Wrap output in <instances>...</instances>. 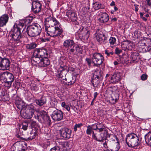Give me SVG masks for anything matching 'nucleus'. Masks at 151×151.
<instances>
[{"label": "nucleus", "mask_w": 151, "mask_h": 151, "mask_svg": "<svg viewBox=\"0 0 151 151\" xmlns=\"http://www.w3.org/2000/svg\"><path fill=\"white\" fill-rule=\"evenodd\" d=\"M109 41L110 45H113L115 43L116 40L115 37H111L109 39Z\"/></svg>", "instance_id": "48"}, {"label": "nucleus", "mask_w": 151, "mask_h": 151, "mask_svg": "<svg viewBox=\"0 0 151 151\" xmlns=\"http://www.w3.org/2000/svg\"><path fill=\"white\" fill-rule=\"evenodd\" d=\"M21 130L20 129H17L16 131V137L18 138L19 139H22L23 140H25L26 139L23 138L22 136L23 135V132L22 131L21 132Z\"/></svg>", "instance_id": "41"}, {"label": "nucleus", "mask_w": 151, "mask_h": 151, "mask_svg": "<svg viewBox=\"0 0 151 151\" xmlns=\"http://www.w3.org/2000/svg\"><path fill=\"white\" fill-rule=\"evenodd\" d=\"M14 80V75L12 73L7 72L6 79L4 80L5 83L11 86Z\"/></svg>", "instance_id": "19"}, {"label": "nucleus", "mask_w": 151, "mask_h": 151, "mask_svg": "<svg viewBox=\"0 0 151 151\" xmlns=\"http://www.w3.org/2000/svg\"><path fill=\"white\" fill-rule=\"evenodd\" d=\"M10 62L7 58L0 57V69L2 70H8L9 68Z\"/></svg>", "instance_id": "11"}, {"label": "nucleus", "mask_w": 151, "mask_h": 151, "mask_svg": "<svg viewBox=\"0 0 151 151\" xmlns=\"http://www.w3.org/2000/svg\"><path fill=\"white\" fill-rule=\"evenodd\" d=\"M51 52L48 48L44 47L35 49L33 53L34 56H38L40 58L48 57Z\"/></svg>", "instance_id": "6"}, {"label": "nucleus", "mask_w": 151, "mask_h": 151, "mask_svg": "<svg viewBox=\"0 0 151 151\" xmlns=\"http://www.w3.org/2000/svg\"><path fill=\"white\" fill-rule=\"evenodd\" d=\"M138 55V53L136 52L133 53L131 54V57L133 61H135L137 60Z\"/></svg>", "instance_id": "46"}, {"label": "nucleus", "mask_w": 151, "mask_h": 151, "mask_svg": "<svg viewBox=\"0 0 151 151\" xmlns=\"http://www.w3.org/2000/svg\"><path fill=\"white\" fill-rule=\"evenodd\" d=\"M61 106L65 108L68 111L70 112V108L64 102H62L61 104Z\"/></svg>", "instance_id": "47"}, {"label": "nucleus", "mask_w": 151, "mask_h": 151, "mask_svg": "<svg viewBox=\"0 0 151 151\" xmlns=\"http://www.w3.org/2000/svg\"><path fill=\"white\" fill-rule=\"evenodd\" d=\"M50 109L52 111L51 116L53 120L55 121L58 122L63 119V113L61 110L53 107L51 108Z\"/></svg>", "instance_id": "7"}, {"label": "nucleus", "mask_w": 151, "mask_h": 151, "mask_svg": "<svg viewBox=\"0 0 151 151\" xmlns=\"http://www.w3.org/2000/svg\"><path fill=\"white\" fill-rule=\"evenodd\" d=\"M98 21L101 23L107 22L109 19V16L107 13L105 12H100L99 14Z\"/></svg>", "instance_id": "15"}, {"label": "nucleus", "mask_w": 151, "mask_h": 151, "mask_svg": "<svg viewBox=\"0 0 151 151\" xmlns=\"http://www.w3.org/2000/svg\"><path fill=\"white\" fill-rule=\"evenodd\" d=\"M101 72V70L96 69L94 72L92 78L102 79V77Z\"/></svg>", "instance_id": "33"}, {"label": "nucleus", "mask_w": 151, "mask_h": 151, "mask_svg": "<svg viewBox=\"0 0 151 151\" xmlns=\"http://www.w3.org/2000/svg\"><path fill=\"white\" fill-rule=\"evenodd\" d=\"M45 29L48 35L51 37L59 36L63 38V31L59 22L51 16L47 17L45 21Z\"/></svg>", "instance_id": "1"}, {"label": "nucleus", "mask_w": 151, "mask_h": 151, "mask_svg": "<svg viewBox=\"0 0 151 151\" xmlns=\"http://www.w3.org/2000/svg\"><path fill=\"white\" fill-rule=\"evenodd\" d=\"M101 79L98 78H91V82L95 88H98L99 87Z\"/></svg>", "instance_id": "30"}, {"label": "nucleus", "mask_w": 151, "mask_h": 151, "mask_svg": "<svg viewBox=\"0 0 151 151\" xmlns=\"http://www.w3.org/2000/svg\"><path fill=\"white\" fill-rule=\"evenodd\" d=\"M75 45L73 40L70 39L65 40L63 44V47L69 50Z\"/></svg>", "instance_id": "17"}, {"label": "nucleus", "mask_w": 151, "mask_h": 151, "mask_svg": "<svg viewBox=\"0 0 151 151\" xmlns=\"http://www.w3.org/2000/svg\"><path fill=\"white\" fill-rule=\"evenodd\" d=\"M42 114L41 115L42 119L44 122L47 124H48L49 125L51 124V122L50 119V117L47 114L46 112L45 111H42Z\"/></svg>", "instance_id": "26"}, {"label": "nucleus", "mask_w": 151, "mask_h": 151, "mask_svg": "<svg viewBox=\"0 0 151 151\" xmlns=\"http://www.w3.org/2000/svg\"><path fill=\"white\" fill-rule=\"evenodd\" d=\"M93 136H92V138L99 142L103 141L104 140H106V137L104 135L103 133H101L98 135H97L96 133H94Z\"/></svg>", "instance_id": "21"}, {"label": "nucleus", "mask_w": 151, "mask_h": 151, "mask_svg": "<svg viewBox=\"0 0 151 151\" xmlns=\"http://www.w3.org/2000/svg\"><path fill=\"white\" fill-rule=\"evenodd\" d=\"M27 19L22 20L18 25L15 24L14 25L13 29H11L10 32V42L12 41L14 44H16L21 42L20 39L22 37L21 35V29L24 28L22 33H24V30L26 27V20Z\"/></svg>", "instance_id": "2"}, {"label": "nucleus", "mask_w": 151, "mask_h": 151, "mask_svg": "<svg viewBox=\"0 0 151 151\" xmlns=\"http://www.w3.org/2000/svg\"><path fill=\"white\" fill-rule=\"evenodd\" d=\"M86 61L89 66H90L91 63V59L88 58H87L86 59Z\"/></svg>", "instance_id": "57"}, {"label": "nucleus", "mask_w": 151, "mask_h": 151, "mask_svg": "<svg viewBox=\"0 0 151 151\" xmlns=\"http://www.w3.org/2000/svg\"><path fill=\"white\" fill-rule=\"evenodd\" d=\"M66 16L70 18L72 22L75 21L77 19L75 12L71 10L68 11L66 13Z\"/></svg>", "instance_id": "27"}, {"label": "nucleus", "mask_w": 151, "mask_h": 151, "mask_svg": "<svg viewBox=\"0 0 151 151\" xmlns=\"http://www.w3.org/2000/svg\"><path fill=\"white\" fill-rule=\"evenodd\" d=\"M144 49H145V52H149L150 50H151V46H145L144 48Z\"/></svg>", "instance_id": "54"}, {"label": "nucleus", "mask_w": 151, "mask_h": 151, "mask_svg": "<svg viewBox=\"0 0 151 151\" xmlns=\"http://www.w3.org/2000/svg\"><path fill=\"white\" fill-rule=\"evenodd\" d=\"M88 27L83 28V29L80 31V33L82 35V38L84 40H87L88 39L89 35V32L87 29Z\"/></svg>", "instance_id": "25"}, {"label": "nucleus", "mask_w": 151, "mask_h": 151, "mask_svg": "<svg viewBox=\"0 0 151 151\" xmlns=\"http://www.w3.org/2000/svg\"><path fill=\"white\" fill-rule=\"evenodd\" d=\"M83 124L81 123L76 124L74 125L73 128L74 131L75 132H76L78 129H80L81 127L83 126Z\"/></svg>", "instance_id": "45"}, {"label": "nucleus", "mask_w": 151, "mask_h": 151, "mask_svg": "<svg viewBox=\"0 0 151 151\" xmlns=\"http://www.w3.org/2000/svg\"><path fill=\"white\" fill-rule=\"evenodd\" d=\"M72 22H73V24H74L73 27L75 31L80 33V31H81V30H82L83 29V27L79 25L78 22L76 20Z\"/></svg>", "instance_id": "31"}, {"label": "nucleus", "mask_w": 151, "mask_h": 151, "mask_svg": "<svg viewBox=\"0 0 151 151\" xmlns=\"http://www.w3.org/2000/svg\"><path fill=\"white\" fill-rule=\"evenodd\" d=\"M145 139L146 143L151 146V132H149L145 135Z\"/></svg>", "instance_id": "34"}, {"label": "nucleus", "mask_w": 151, "mask_h": 151, "mask_svg": "<svg viewBox=\"0 0 151 151\" xmlns=\"http://www.w3.org/2000/svg\"><path fill=\"white\" fill-rule=\"evenodd\" d=\"M96 129H97V131L99 132L103 131L105 128L104 125L101 123L99 122L96 123Z\"/></svg>", "instance_id": "36"}, {"label": "nucleus", "mask_w": 151, "mask_h": 151, "mask_svg": "<svg viewBox=\"0 0 151 151\" xmlns=\"http://www.w3.org/2000/svg\"><path fill=\"white\" fill-rule=\"evenodd\" d=\"M125 141L127 145L130 147L138 146L140 144L138 137L136 134L133 133L127 135Z\"/></svg>", "instance_id": "3"}, {"label": "nucleus", "mask_w": 151, "mask_h": 151, "mask_svg": "<svg viewBox=\"0 0 151 151\" xmlns=\"http://www.w3.org/2000/svg\"><path fill=\"white\" fill-rule=\"evenodd\" d=\"M144 40L140 41L138 43V45L139 46H143L145 45V43L144 42Z\"/></svg>", "instance_id": "58"}, {"label": "nucleus", "mask_w": 151, "mask_h": 151, "mask_svg": "<svg viewBox=\"0 0 151 151\" xmlns=\"http://www.w3.org/2000/svg\"><path fill=\"white\" fill-rule=\"evenodd\" d=\"M37 135V133L35 131L34 132H31L30 133V135L29 137L27 139H26L25 140L26 141L31 140L32 139H34L36 136Z\"/></svg>", "instance_id": "40"}, {"label": "nucleus", "mask_w": 151, "mask_h": 151, "mask_svg": "<svg viewBox=\"0 0 151 151\" xmlns=\"http://www.w3.org/2000/svg\"><path fill=\"white\" fill-rule=\"evenodd\" d=\"M59 131L61 137L63 139H68L71 137L72 131L68 128L63 127Z\"/></svg>", "instance_id": "10"}, {"label": "nucleus", "mask_w": 151, "mask_h": 151, "mask_svg": "<svg viewBox=\"0 0 151 151\" xmlns=\"http://www.w3.org/2000/svg\"><path fill=\"white\" fill-rule=\"evenodd\" d=\"M96 39L100 43L105 44L107 40V38L105 37L104 34H102L99 33H96Z\"/></svg>", "instance_id": "18"}, {"label": "nucleus", "mask_w": 151, "mask_h": 151, "mask_svg": "<svg viewBox=\"0 0 151 151\" xmlns=\"http://www.w3.org/2000/svg\"><path fill=\"white\" fill-rule=\"evenodd\" d=\"M50 151H60V147L58 146H55L51 149Z\"/></svg>", "instance_id": "52"}, {"label": "nucleus", "mask_w": 151, "mask_h": 151, "mask_svg": "<svg viewBox=\"0 0 151 151\" xmlns=\"http://www.w3.org/2000/svg\"><path fill=\"white\" fill-rule=\"evenodd\" d=\"M32 89L33 90L35 91H36L38 90L37 87L36 85H35L33 86L32 88Z\"/></svg>", "instance_id": "61"}, {"label": "nucleus", "mask_w": 151, "mask_h": 151, "mask_svg": "<svg viewBox=\"0 0 151 151\" xmlns=\"http://www.w3.org/2000/svg\"><path fill=\"white\" fill-rule=\"evenodd\" d=\"M147 78V75L145 74H143L141 76V79L142 81L146 80Z\"/></svg>", "instance_id": "55"}, {"label": "nucleus", "mask_w": 151, "mask_h": 151, "mask_svg": "<svg viewBox=\"0 0 151 151\" xmlns=\"http://www.w3.org/2000/svg\"><path fill=\"white\" fill-rule=\"evenodd\" d=\"M40 40H41V41L42 42H45L46 41H49V39L48 38H40Z\"/></svg>", "instance_id": "60"}, {"label": "nucleus", "mask_w": 151, "mask_h": 151, "mask_svg": "<svg viewBox=\"0 0 151 151\" xmlns=\"http://www.w3.org/2000/svg\"><path fill=\"white\" fill-rule=\"evenodd\" d=\"M7 71L4 72H0V79L3 80L4 81L6 78Z\"/></svg>", "instance_id": "44"}, {"label": "nucleus", "mask_w": 151, "mask_h": 151, "mask_svg": "<svg viewBox=\"0 0 151 151\" xmlns=\"http://www.w3.org/2000/svg\"><path fill=\"white\" fill-rule=\"evenodd\" d=\"M134 33L135 36L137 37H140L142 36L141 32L139 31H135Z\"/></svg>", "instance_id": "51"}, {"label": "nucleus", "mask_w": 151, "mask_h": 151, "mask_svg": "<svg viewBox=\"0 0 151 151\" xmlns=\"http://www.w3.org/2000/svg\"><path fill=\"white\" fill-rule=\"evenodd\" d=\"M35 112L34 107L32 105L25 106V107L20 111V114L24 119H30L33 116Z\"/></svg>", "instance_id": "5"}, {"label": "nucleus", "mask_w": 151, "mask_h": 151, "mask_svg": "<svg viewBox=\"0 0 151 151\" xmlns=\"http://www.w3.org/2000/svg\"><path fill=\"white\" fill-rule=\"evenodd\" d=\"M35 101L37 105L42 106L46 103V100L44 97L42 96L40 99L35 100Z\"/></svg>", "instance_id": "32"}, {"label": "nucleus", "mask_w": 151, "mask_h": 151, "mask_svg": "<svg viewBox=\"0 0 151 151\" xmlns=\"http://www.w3.org/2000/svg\"><path fill=\"white\" fill-rule=\"evenodd\" d=\"M37 44L34 42L30 43L29 44H27L26 45V48L29 50H31L35 49L37 46Z\"/></svg>", "instance_id": "38"}, {"label": "nucleus", "mask_w": 151, "mask_h": 151, "mask_svg": "<svg viewBox=\"0 0 151 151\" xmlns=\"http://www.w3.org/2000/svg\"><path fill=\"white\" fill-rule=\"evenodd\" d=\"M96 123L91 125L93 127V130L94 131H97V129H96Z\"/></svg>", "instance_id": "59"}, {"label": "nucleus", "mask_w": 151, "mask_h": 151, "mask_svg": "<svg viewBox=\"0 0 151 151\" xmlns=\"http://www.w3.org/2000/svg\"><path fill=\"white\" fill-rule=\"evenodd\" d=\"M28 127V124L26 123H23L22 124V129L24 130H27Z\"/></svg>", "instance_id": "53"}, {"label": "nucleus", "mask_w": 151, "mask_h": 151, "mask_svg": "<svg viewBox=\"0 0 151 151\" xmlns=\"http://www.w3.org/2000/svg\"><path fill=\"white\" fill-rule=\"evenodd\" d=\"M122 52V50L120 49H119L118 47H116L115 49V54L118 55L120 54Z\"/></svg>", "instance_id": "56"}, {"label": "nucleus", "mask_w": 151, "mask_h": 151, "mask_svg": "<svg viewBox=\"0 0 151 151\" xmlns=\"http://www.w3.org/2000/svg\"><path fill=\"white\" fill-rule=\"evenodd\" d=\"M40 58L38 56H34L31 59V63L33 65H37L39 66Z\"/></svg>", "instance_id": "29"}, {"label": "nucleus", "mask_w": 151, "mask_h": 151, "mask_svg": "<svg viewBox=\"0 0 151 151\" xmlns=\"http://www.w3.org/2000/svg\"><path fill=\"white\" fill-rule=\"evenodd\" d=\"M104 135L106 137V140L107 139L110 142L116 141L119 140L117 137L114 134H109L107 131H105L103 133Z\"/></svg>", "instance_id": "20"}, {"label": "nucleus", "mask_w": 151, "mask_h": 151, "mask_svg": "<svg viewBox=\"0 0 151 151\" xmlns=\"http://www.w3.org/2000/svg\"><path fill=\"white\" fill-rule=\"evenodd\" d=\"M27 146V144L25 142L18 141L12 146L11 151H25Z\"/></svg>", "instance_id": "8"}, {"label": "nucleus", "mask_w": 151, "mask_h": 151, "mask_svg": "<svg viewBox=\"0 0 151 151\" xmlns=\"http://www.w3.org/2000/svg\"><path fill=\"white\" fill-rule=\"evenodd\" d=\"M121 76L118 73L114 74L111 78V82L112 83H116L119 82L121 80Z\"/></svg>", "instance_id": "24"}, {"label": "nucleus", "mask_w": 151, "mask_h": 151, "mask_svg": "<svg viewBox=\"0 0 151 151\" xmlns=\"http://www.w3.org/2000/svg\"><path fill=\"white\" fill-rule=\"evenodd\" d=\"M42 28L40 25L37 23L28 26L25 32L30 37H36L39 35L41 32Z\"/></svg>", "instance_id": "4"}, {"label": "nucleus", "mask_w": 151, "mask_h": 151, "mask_svg": "<svg viewBox=\"0 0 151 151\" xmlns=\"http://www.w3.org/2000/svg\"><path fill=\"white\" fill-rule=\"evenodd\" d=\"M9 19L8 14H5L0 17V27H3L6 25Z\"/></svg>", "instance_id": "22"}, {"label": "nucleus", "mask_w": 151, "mask_h": 151, "mask_svg": "<svg viewBox=\"0 0 151 151\" xmlns=\"http://www.w3.org/2000/svg\"><path fill=\"white\" fill-rule=\"evenodd\" d=\"M121 46L122 49L125 51L132 50L133 48L131 42L128 40H124L122 42Z\"/></svg>", "instance_id": "16"}, {"label": "nucleus", "mask_w": 151, "mask_h": 151, "mask_svg": "<svg viewBox=\"0 0 151 151\" xmlns=\"http://www.w3.org/2000/svg\"><path fill=\"white\" fill-rule=\"evenodd\" d=\"M87 129L86 130V133L87 135H91L92 134V136H93V132L95 133L93 130V127L90 125H88L87 126Z\"/></svg>", "instance_id": "39"}, {"label": "nucleus", "mask_w": 151, "mask_h": 151, "mask_svg": "<svg viewBox=\"0 0 151 151\" xmlns=\"http://www.w3.org/2000/svg\"><path fill=\"white\" fill-rule=\"evenodd\" d=\"M15 104L17 108L19 110H20L21 111L25 107L24 103L20 99H18L16 100Z\"/></svg>", "instance_id": "28"}, {"label": "nucleus", "mask_w": 151, "mask_h": 151, "mask_svg": "<svg viewBox=\"0 0 151 151\" xmlns=\"http://www.w3.org/2000/svg\"><path fill=\"white\" fill-rule=\"evenodd\" d=\"M68 52L70 55H78L82 53L83 50L79 45H74Z\"/></svg>", "instance_id": "12"}, {"label": "nucleus", "mask_w": 151, "mask_h": 151, "mask_svg": "<svg viewBox=\"0 0 151 151\" xmlns=\"http://www.w3.org/2000/svg\"><path fill=\"white\" fill-rule=\"evenodd\" d=\"M92 63L95 66H98L102 63L104 57L100 53L95 52L92 55Z\"/></svg>", "instance_id": "9"}, {"label": "nucleus", "mask_w": 151, "mask_h": 151, "mask_svg": "<svg viewBox=\"0 0 151 151\" xmlns=\"http://www.w3.org/2000/svg\"><path fill=\"white\" fill-rule=\"evenodd\" d=\"M93 7L95 10H98L100 9H103L104 7L101 4V3L98 1H94L93 3Z\"/></svg>", "instance_id": "35"}, {"label": "nucleus", "mask_w": 151, "mask_h": 151, "mask_svg": "<svg viewBox=\"0 0 151 151\" xmlns=\"http://www.w3.org/2000/svg\"><path fill=\"white\" fill-rule=\"evenodd\" d=\"M147 2V5L151 6V0H146Z\"/></svg>", "instance_id": "63"}, {"label": "nucleus", "mask_w": 151, "mask_h": 151, "mask_svg": "<svg viewBox=\"0 0 151 151\" xmlns=\"http://www.w3.org/2000/svg\"><path fill=\"white\" fill-rule=\"evenodd\" d=\"M104 53L106 55V57H110L114 54L113 51L110 48H107L106 49Z\"/></svg>", "instance_id": "42"}, {"label": "nucleus", "mask_w": 151, "mask_h": 151, "mask_svg": "<svg viewBox=\"0 0 151 151\" xmlns=\"http://www.w3.org/2000/svg\"><path fill=\"white\" fill-rule=\"evenodd\" d=\"M62 145L63 147H65L68 145V142H63L62 143Z\"/></svg>", "instance_id": "62"}, {"label": "nucleus", "mask_w": 151, "mask_h": 151, "mask_svg": "<svg viewBox=\"0 0 151 151\" xmlns=\"http://www.w3.org/2000/svg\"><path fill=\"white\" fill-rule=\"evenodd\" d=\"M120 148L119 142V140L116 141L114 143L112 146V150L113 151H117Z\"/></svg>", "instance_id": "37"}, {"label": "nucleus", "mask_w": 151, "mask_h": 151, "mask_svg": "<svg viewBox=\"0 0 151 151\" xmlns=\"http://www.w3.org/2000/svg\"><path fill=\"white\" fill-rule=\"evenodd\" d=\"M46 57L40 58L39 66L42 67H46L49 65L50 63V60L47 58Z\"/></svg>", "instance_id": "23"}, {"label": "nucleus", "mask_w": 151, "mask_h": 151, "mask_svg": "<svg viewBox=\"0 0 151 151\" xmlns=\"http://www.w3.org/2000/svg\"><path fill=\"white\" fill-rule=\"evenodd\" d=\"M42 4L38 1H35L32 2V8L33 12L35 14L40 12L42 9Z\"/></svg>", "instance_id": "14"}, {"label": "nucleus", "mask_w": 151, "mask_h": 151, "mask_svg": "<svg viewBox=\"0 0 151 151\" xmlns=\"http://www.w3.org/2000/svg\"><path fill=\"white\" fill-rule=\"evenodd\" d=\"M118 96V97L115 99L114 98L113 96H111L110 98V100L111 102V103L113 104H115L117 101L119 99V96L117 94H116Z\"/></svg>", "instance_id": "50"}, {"label": "nucleus", "mask_w": 151, "mask_h": 151, "mask_svg": "<svg viewBox=\"0 0 151 151\" xmlns=\"http://www.w3.org/2000/svg\"><path fill=\"white\" fill-rule=\"evenodd\" d=\"M68 69H67V67L66 66L63 67L60 66V68L58 70V76L59 78H60L64 79L68 71Z\"/></svg>", "instance_id": "13"}, {"label": "nucleus", "mask_w": 151, "mask_h": 151, "mask_svg": "<svg viewBox=\"0 0 151 151\" xmlns=\"http://www.w3.org/2000/svg\"><path fill=\"white\" fill-rule=\"evenodd\" d=\"M42 111L38 113L36 115H35L34 117L35 119L38 120L39 121H40L41 120V119L42 118L41 115L42 114Z\"/></svg>", "instance_id": "49"}, {"label": "nucleus", "mask_w": 151, "mask_h": 151, "mask_svg": "<svg viewBox=\"0 0 151 151\" xmlns=\"http://www.w3.org/2000/svg\"><path fill=\"white\" fill-rule=\"evenodd\" d=\"M103 145L105 148H108V147L107 145V142L106 141L103 143Z\"/></svg>", "instance_id": "64"}, {"label": "nucleus", "mask_w": 151, "mask_h": 151, "mask_svg": "<svg viewBox=\"0 0 151 151\" xmlns=\"http://www.w3.org/2000/svg\"><path fill=\"white\" fill-rule=\"evenodd\" d=\"M71 79L67 78H65L63 80H65V81H67V82L65 83V84L68 86L71 85L73 84L75 82V80H73L72 79V80H70Z\"/></svg>", "instance_id": "43"}]
</instances>
